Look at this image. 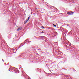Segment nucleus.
Here are the masks:
<instances>
[{"label": "nucleus", "instance_id": "423d86ee", "mask_svg": "<svg viewBox=\"0 0 79 79\" xmlns=\"http://www.w3.org/2000/svg\"><path fill=\"white\" fill-rule=\"evenodd\" d=\"M41 33H42V34H43V33H44V31H42L41 32Z\"/></svg>", "mask_w": 79, "mask_h": 79}, {"label": "nucleus", "instance_id": "39448f33", "mask_svg": "<svg viewBox=\"0 0 79 79\" xmlns=\"http://www.w3.org/2000/svg\"><path fill=\"white\" fill-rule=\"evenodd\" d=\"M53 25L54 26V27H56V25H55L54 24H53Z\"/></svg>", "mask_w": 79, "mask_h": 79}, {"label": "nucleus", "instance_id": "7ed1b4c3", "mask_svg": "<svg viewBox=\"0 0 79 79\" xmlns=\"http://www.w3.org/2000/svg\"><path fill=\"white\" fill-rule=\"evenodd\" d=\"M21 27H19L17 29V31H20V30H21Z\"/></svg>", "mask_w": 79, "mask_h": 79}, {"label": "nucleus", "instance_id": "6e6552de", "mask_svg": "<svg viewBox=\"0 0 79 79\" xmlns=\"http://www.w3.org/2000/svg\"><path fill=\"white\" fill-rule=\"evenodd\" d=\"M61 53H62V52H61Z\"/></svg>", "mask_w": 79, "mask_h": 79}, {"label": "nucleus", "instance_id": "f03ea898", "mask_svg": "<svg viewBox=\"0 0 79 79\" xmlns=\"http://www.w3.org/2000/svg\"><path fill=\"white\" fill-rule=\"evenodd\" d=\"M29 18H30V16H29L27 19L26 21H24V24H26V23L27 22V21H29Z\"/></svg>", "mask_w": 79, "mask_h": 79}, {"label": "nucleus", "instance_id": "f257e3e1", "mask_svg": "<svg viewBox=\"0 0 79 79\" xmlns=\"http://www.w3.org/2000/svg\"><path fill=\"white\" fill-rule=\"evenodd\" d=\"M74 14V12H67V14L69 15H73Z\"/></svg>", "mask_w": 79, "mask_h": 79}, {"label": "nucleus", "instance_id": "0eeeda50", "mask_svg": "<svg viewBox=\"0 0 79 79\" xmlns=\"http://www.w3.org/2000/svg\"><path fill=\"white\" fill-rule=\"evenodd\" d=\"M19 56V57H21V55Z\"/></svg>", "mask_w": 79, "mask_h": 79}, {"label": "nucleus", "instance_id": "20e7f679", "mask_svg": "<svg viewBox=\"0 0 79 79\" xmlns=\"http://www.w3.org/2000/svg\"><path fill=\"white\" fill-rule=\"evenodd\" d=\"M41 27L42 29H45V27H44L43 26H42Z\"/></svg>", "mask_w": 79, "mask_h": 79}]
</instances>
